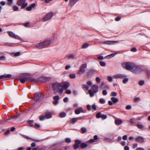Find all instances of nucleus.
<instances>
[{
	"label": "nucleus",
	"mask_w": 150,
	"mask_h": 150,
	"mask_svg": "<svg viewBox=\"0 0 150 150\" xmlns=\"http://www.w3.org/2000/svg\"><path fill=\"white\" fill-rule=\"evenodd\" d=\"M66 114L64 112H61L59 114V116L61 118L64 117H66Z\"/></svg>",
	"instance_id": "nucleus-30"
},
{
	"label": "nucleus",
	"mask_w": 150,
	"mask_h": 150,
	"mask_svg": "<svg viewBox=\"0 0 150 150\" xmlns=\"http://www.w3.org/2000/svg\"><path fill=\"white\" fill-rule=\"evenodd\" d=\"M128 81V79L126 78H124L123 79V81H122V82L124 83L125 84V83H126L127 81Z\"/></svg>",
	"instance_id": "nucleus-52"
},
{
	"label": "nucleus",
	"mask_w": 150,
	"mask_h": 150,
	"mask_svg": "<svg viewBox=\"0 0 150 150\" xmlns=\"http://www.w3.org/2000/svg\"><path fill=\"white\" fill-rule=\"evenodd\" d=\"M92 89L94 93H97L98 91V86L96 85H94L92 86Z\"/></svg>",
	"instance_id": "nucleus-19"
},
{
	"label": "nucleus",
	"mask_w": 150,
	"mask_h": 150,
	"mask_svg": "<svg viewBox=\"0 0 150 150\" xmlns=\"http://www.w3.org/2000/svg\"><path fill=\"white\" fill-rule=\"evenodd\" d=\"M147 74L149 78H150V71L148 70H147L146 71Z\"/></svg>",
	"instance_id": "nucleus-61"
},
{
	"label": "nucleus",
	"mask_w": 150,
	"mask_h": 150,
	"mask_svg": "<svg viewBox=\"0 0 150 150\" xmlns=\"http://www.w3.org/2000/svg\"><path fill=\"white\" fill-rule=\"evenodd\" d=\"M88 92L89 93L91 97H92L94 96V93L93 92V91L91 90H89L88 91Z\"/></svg>",
	"instance_id": "nucleus-32"
},
{
	"label": "nucleus",
	"mask_w": 150,
	"mask_h": 150,
	"mask_svg": "<svg viewBox=\"0 0 150 150\" xmlns=\"http://www.w3.org/2000/svg\"><path fill=\"white\" fill-rule=\"evenodd\" d=\"M8 2L7 3V4L9 6H11L12 5V3L13 0H7Z\"/></svg>",
	"instance_id": "nucleus-35"
},
{
	"label": "nucleus",
	"mask_w": 150,
	"mask_h": 150,
	"mask_svg": "<svg viewBox=\"0 0 150 150\" xmlns=\"http://www.w3.org/2000/svg\"><path fill=\"white\" fill-rule=\"evenodd\" d=\"M81 112H85L82 107H80L78 108L75 111V114L77 115L79 114Z\"/></svg>",
	"instance_id": "nucleus-13"
},
{
	"label": "nucleus",
	"mask_w": 150,
	"mask_h": 150,
	"mask_svg": "<svg viewBox=\"0 0 150 150\" xmlns=\"http://www.w3.org/2000/svg\"><path fill=\"white\" fill-rule=\"evenodd\" d=\"M7 33L9 36L11 37L19 40H21V39L19 36L16 35L11 31H8Z\"/></svg>",
	"instance_id": "nucleus-8"
},
{
	"label": "nucleus",
	"mask_w": 150,
	"mask_h": 150,
	"mask_svg": "<svg viewBox=\"0 0 150 150\" xmlns=\"http://www.w3.org/2000/svg\"><path fill=\"white\" fill-rule=\"evenodd\" d=\"M87 67V64L85 63L82 64L79 68L78 74L81 75L84 73L86 71L85 69Z\"/></svg>",
	"instance_id": "nucleus-5"
},
{
	"label": "nucleus",
	"mask_w": 150,
	"mask_h": 150,
	"mask_svg": "<svg viewBox=\"0 0 150 150\" xmlns=\"http://www.w3.org/2000/svg\"><path fill=\"white\" fill-rule=\"evenodd\" d=\"M96 117L98 119L101 118L104 120L107 118V116L106 115L102 114L100 112H98L96 113Z\"/></svg>",
	"instance_id": "nucleus-9"
},
{
	"label": "nucleus",
	"mask_w": 150,
	"mask_h": 150,
	"mask_svg": "<svg viewBox=\"0 0 150 150\" xmlns=\"http://www.w3.org/2000/svg\"><path fill=\"white\" fill-rule=\"evenodd\" d=\"M33 127L36 129L39 128L40 127V125H39L35 123Z\"/></svg>",
	"instance_id": "nucleus-45"
},
{
	"label": "nucleus",
	"mask_w": 150,
	"mask_h": 150,
	"mask_svg": "<svg viewBox=\"0 0 150 150\" xmlns=\"http://www.w3.org/2000/svg\"><path fill=\"white\" fill-rule=\"evenodd\" d=\"M107 57H103V56H99L97 57L98 59L99 60H103L104 58H105Z\"/></svg>",
	"instance_id": "nucleus-47"
},
{
	"label": "nucleus",
	"mask_w": 150,
	"mask_h": 150,
	"mask_svg": "<svg viewBox=\"0 0 150 150\" xmlns=\"http://www.w3.org/2000/svg\"><path fill=\"white\" fill-rule=\"evenodd\" d=\"M108 79L109 82H111L113 81L112 78L111 76H108Z\"/></svg>",
	"instance_id": "nucleus-49"
},
{
	"label": "nucleus",
	"mask_w": 150,
	"mask_h": 150,
	"mask_svg": "<svg viewBox=\"0 0 150 150\" xmlns=\"http://www.w3.org/2000/svg\"><path fill=\"white\" fill-rule=\"evenodd\" d=\"M45 115V117L47 119H49L52 117V114L50 112H48V113H46Z\"/></svg>",
	"instance_id": "nucleus-26"
},
{
	"label": "nucleus",
	"mask_w": 150,
	"mask_h": 150,
	"mask_svg": "<svg viewBox=\"0 0 150 150\" xmlns=\"http://www.w3.org/2000/svg\"><path fill=\"white\" fill-rule=\"evenodd\" d=\"M126 76L124 74H118L115 75H114L113 76V78H119L122 79L126 77Z\"/></svg>",
	"instance_id": "nucleus-12"
},
{
	"label": "nucleus",
	"mask_w": 150,
	"mask_h": 150,
	"mask_svg": "<svg viewBox=\"0 0 150 150\" xmlns=\"http://www.w3.org/2000/svg\"><path fill=\"white\" fill-rule=\"evenodd\" d=\"M79 0H70V5L71 6H72L74 5Z\"/></svg>",
	"instance_id": "nucleus-24"
},
{
	"label": "nucleus",
	"mask_w": 150,
	"mask_h": 150,
	"mask_svg": "<svg viewBox=\"0 0 150 150\" xmlns=\"http://www.w3.org/2000/svg\"><path fill=\"white\" fill-rule=\"evenodd\" d=\"M96 81L98 83H99L100 82V78L98 77H96Z\"/></svg>",
	"instance_id": "nucleus-54"
},
{
	"label": "nucleus",
	"mask_w": 150,
	"mask_h": 150,
	"mask_svg": "<svg viewBox=\"0 0 150 150\" xmlns=\"http://www.w3.org/2000/svg\"><path fill=\"white\" fill-rule=\"evenodd\" d=\"M81 129L82 131V133H84L87 132V129L86 127H82L81 128Z\"/></svg>",
	"instance_id": "nucleus-39"
},
{
	"label": "nucleus",
	"mask_w": 150,
	"mask_h": 150,
	"mask_svg": "<svg viewBox=\"0 0 150 150\" xmlns=\"http://www.w3.org/2000/svg\"><path fill=\"white\" fill-rule=\"evenodd\" d=\"M144 83V80H141L139 82V84L140 86L143 85Z\"/></svg>",
	"instance_id": "nucleus-48"
},
{
	"label": "nucleus",
	"mask_w": 150,
	"mask_h": 150,
	"mask_svg": "<svg viewBox=\"0 0 150 150\" xmlns=\"http://www.w3.org/2000/svg\"><path fill=\"white\" fill-rule=\"evenodd\" d=\"M111 100L114 103H116L119 101V99L114 97H112Z\"/></svg>",
	"instance_id": "nucleus-25"
},
{
	"label": "nucleus",
	"mask_w": 150,
	"mask_h": 150,
	"mask_svg": "<svg viewBox=\"0 0 150 150\" xmlns=\"http://www.w3.org/2000/svg\"><path fill=\"white\" fill-rule=\"evenodd\" d=\"M125 150H129V147L127 146H125L124 147Z\"/></svg>",
	"instance_id": "nucleus-64"
},
{
	"label": "nucleus",
	"mask_w": 150,
	"mask_h": 150,
	"mask_svg": "<svg viewBox=\"0 0 150 150\" xmlns=\"http://www.w3.org/2000/svg\"><path fill=\"white\" fill-rule=\"evenodd\" d=\"M50 78L49 77H42L41 78V81L44 82H46L50 80Z\"/></svg>",
	"instance_id": "nucleus-21"
},
{
	"label": "nucleus",
	"mask_w": 150,
	"mask_h": 150,
	"mask_svg": "<svg viewBox=\"0 0 150 150\" xmlns=\"http://www.w3.org/2000/svg\"><path fill=\"white\" fill-rule=\"evenodd\" d=\"M95 70L93 69H90L87 72V76L89 77L94 74Z\"/></svg>",
	"instance_id": "nucleus-20"
},
{
	"label": "nucleus",
	"mask_w": 150,
	"mask_h": 150,
	"mask_svg": "<svg viewBox=\"0 0 150 150\" xmlns=\"http://www.w3.org/2000/svg\"><path fill=\"white\" fill-rule=\"evenodd\" d=\"M59 98V96H56L53 97V99L54 101L53 102V103L54 105H57L58 104Z\"/></svg>",
	"instance_id": "nucleus-16"
},
{
	"label": "nucleus",
	"mask_w": 150,
	"mask_h": 150,
	"mask_svg": "<svg viewBox=\"0 0 150 150\" xmlns=\"http://www.w3.org/2000/svg\"><path fill=\"white\" fill-rule=\"evenodd\" d=\"M62 88H67L70 86V83L68 82H64L60 83Z\"/></svg>",
	"instance_id": "nucleus-14"
},
{
	"label": "nucleus",
	"mask_w": 150,
	"mask_h": 150,
	"mask_svg": "<svg viewBox=\"0 0 150 150\" xmlns=\"http://www.w3.org/2000/svg\"><path fill=\"white\" fill-rule=\"evenodd\" d=\"M71 139L69 138H67L65 139V142L67 143H70L71 142Z\"/></svg>",
	"instance_id": "nucleus-40"
},
{
	"label": "nucleus",
	"mask_w": 150,
	"mask_h": 150,
	"mask_svg": "<svg viewBox=\"0 0 150 150\" xmlns=\"http://www.w3.org/2000/svg\"><path fill=\"white\" fill-rule=\"evenodd\" d=\"M117 95V93L115 92H112L111 93L110 96H115Z\"/></svg>",
	"instance_id": "nucleus-50"
},
{
	"label": "nucleus",
	"mask_w": 150,
	"mask_h": 150,
	"mask_svg": "<svg viewBox=\"0 0 150 150\" xmlns=\"http://www.w3.org/2000/svg\"><path fill=\"white\" fill-rule=\"evenodd\" d=\"M100 103L101 104H104L105 103V100L103 98H101L99 99Z\"/></svg>",
	"instance_id": "nucleus-38"
},
{
	"label": "nucleus",
	"mask_w": 150,
	"mask_h": 150,
	"mask_svg": "<svg viewBox=\"0 0 150 150\" xmlns=\"http://www.w3.org/2000/svg\"><path fill=\"white\" fill-rule=\"evenodd\" d=\"M115 55V53H112V54H109L107 56H106V57H110V58H111V57H114Z\"/></svg>",
	"instance_id": "nucleus-58"
},
{
	"label": "nucleus",
	"mask_w": 150,
	"mask_h": 150,
	"mask_svg": "<svg viewBox=\"0 0 150 150\" xmlns=\"http://www.w3.org/2000/svg\"><path fill=\"white\" fill-rule=\"evenodd\" d=\"M82 87L83 89H85L86 91L88 90L89 88V87L86 84L83 85Z\"/></svg>",
	"instance_id": "nucleus-34"
},
{
	"label": "nucleus",
	"mask_w": 150,
	"mask_h": 150,
	"mask_svg": "<svg viewBox=\"0 0 150 150\" xmlns=\"http://www.w3.org/2000/svg\"><path fill=\"white\" fill-rule=\"evenodd\" d=\"M89 45V44L85 43L82 45L81 47L83 49L86 48L88 47Z\"/></svg>",
	"instance_id": "nucleus-31"
},
{
	"label": "nucleus",
	"mask_w": 150,
	"mask_h": 150,
	"mask_svg": "<svg viewBox=\"0 0 150 150\" xmlns=\"http://www.w3.org/2000/svg\"><path fill=\"white\" fill-rule=\"evenodd\" d=\"M135 141L137 142L142 143L144 142V138L140 136L137 137L135 139Z\"/></svg>",
	"instance_id": "nucleus-18"
},
{
	"label": "nucleus",
	"mask_w": 150,
	"mask_h": 150,
	"mask_svg": "<svg viewBox=\"0 0 150 150\" xmlns=\"http://www.w3.org/2000/svg\"><path fill=\"white\" fill-rule=\"evenodd\" d=\"M121 18L120 17L117 16V17L115 18V20L116 21H118L120 20L121 19Z\"/></svg>",
	"instance_id": "nucleus-63"
},
{
	"label": "nucleus",
	"mask_w": 150,
	"mask_h": 150,
	"mask_svg": "<svg viewBox=\"0 0 150 150\" xmlns=\"http://www.w3.org/2000/svg\"><path fill=\"white\" fill-rule=\"evenodd\" d=\"M34 100L37 101L39 100L41 96V94L40 92L34 94Z\"/></svg>",
	"instance_id": "nucleus-15"
},
{
	"label": "nucleus",
	"mask_w": 150,
	"mask_h": 150,
	"mask_svg": "<svg viewBox=\"0 0 150 150\" xmlns=\"http://www.w3.org/2000/svg\"><path fill=\"white\" fill-rule=\"evenodd\" d=\"M13 9L14 11H18V7L16 5H14L13 7Z\"/></svg>",
	"instance_id": "nucleus-37"
},
{
	"label": "nucleus",
	"mask_w": 150,
	"mask_h": 150,
	"mask_svg": "<svg viewBox=\"0 0 150 150\" xmlns=\"http://www.w3.org/2000/svg\"><path fill=\"white\" fill-rule=\"evenodd\" d=\"M122 122V121L120 119H117L115 120V123L117 125H120Z\"/></svg>",
	"instance_id": "nucleus-28"
},
{
	"label": "nucleus",
	"mask_w": 150,
	"mask_h": 150,
	"mask_svg": "<svg viewBox=\"0 0 150 150\" xmlns=\"http://www.w3.org/2000/svg\"><path fill=\"white\" fill-rule=\"evenodd\" d=\"M92 108L94 110H96V105L94 104L92 106Z\"/></svg>",
	"instance_id": "nucleus-60"
},
{
	"label": "nucleus",
	"mask_w": 150,
	"mask_h": 150,
	"mask_svg": "<svg viewBox=\"0 0 150 150\" xmlns=\"http://www.w3.org/2000/svg\"><path fill=\"white\" fill-rule=\"evenodd\" d=\"M36 6V4L35 3H33L31 4L29 6H28L26 8V9L27 11H30L31 10L32 8H35Z\"/></svg>",
	"instance_id": "nucleus-17"
},
{
	"label": "nucleus",
	"mask_w": 150,
	"mask_h": 150,
	"mask_svg": "<svg viewBox=\"0 0 150 150\" xmlns=\"http://www.w3.org/2000/svg\"><path fill=\"white\" fill-rule=\"evenodd\" d=\"M134 64L132 63L127 62L123 63L122 66L124 68L131 71L134 67Z\"/></svg>",
	"instance_id": "nucleus-4"
},
{
	"label": "nucleus",
	"mask_w": 150,
	"mask_h": 150,
	"mask_svg": "<svg viewBox=\"0 0 150 150\" xmlns=\"http://www.w3.org/2000/svg\"><path fill=\"white\" fill-rule=\"evenodd\" d=\"M28 122L29 123V126L33 127L34 124V123H33V120H30L28 121Z\"/></svg>",
	"instance_id": "nucleus-29"
},
{
	"label": "nucleus",
	"mask_w": 150,
	"mask_h": 150,
	"mask_svg": "<svg viewBox=\"0 0 150 150\" xmlns=\"http://www.w3.org/2000/svg\"><path fill=\"white\" fill-rule=\"evenodd\" d=\"M30 24V23L29 22H27L25 23L23 25L25 27H28L29 26Z\"/></svg>",
	"instance_id": "nucleus-57"
},
{
	"label": "nucleus",
	"mask_w": 150,
	"mask_h": 150,
	"mask_svg": "<svg viewBox=\"0 0 150 150\" xmlns=\"http://www.w3.org/2000/svg\"><path fill=\"white\" fill-rule=\"evenodd\" d=\"M26 0H18L17 1V4L19 6H21L25 1Z\"/></svg>",
	"instance_id": "nucleus-22"
},
{
	"label": "nucleus",
	"mask_w": 150,
	"mask_h": 150,
	"mask_svg": "<svg viewBox=\"0 0 150 150\" xmlns=\"http://www.w3.org/2000/svg\"><path fill=\"white\" fill-rule=\"evenodd\" d=\"M76 76L75 74H70L69 75V77L71 79H74L75 78Z\"/></svg>",
	"instance_id": "nucleus-42"
},
{
	"label": "nucleus",
	"mask_w": 150,
	"mask_h": 150,
	"mask_svg": "<svg viewBox=\"0 0 150 150\" xmlns=\"http://www.w3.org/2000/svg\"><path fill=\"white\" fill-rule=\"evenodd\" d=\"M79 146L78 144H74L73 145V147L75 149H77L79 147Z\"/></svg>",
	"instance_id": "nucleus-51"
},
{
	"label": "nucleus",
	"mask_w": 150,
	"mask_h": 150,
	"mask_svg": "<svg viewBox=\"0 0 150 150\" xmlns=\"http://www.w3.org/2000/svg\"><path fill=\"white\" fill-rule=\"evenodd\" d=\"M99 64L102 67H105L106 66V63L103 61H100L99 62Z\"/></svg>",
	"instance_id": "nucleus-36"
},
{
	"label": "nucleus",
	"mask_w": 150,
	"mask_h": 150,
	"mask_svg": "<svg viewBox=\"0 0 150 150\" xmlns=\"http://www.w3.org/2000/svg\"><path fill=\"white\" fill-rule=\"evenodd\" d=\"M99 138L97 135H95L93 137V139H91L87 142V143H92L98 141Z\"/></svg>",
	"instance_id": "nucleus-10"
},
{
	"label": "nucleus",
	"mask_w": 150,
	"mask_h": 150,
	"mask_svg": "<svg viewBox=\"0 0 150 150\" xmlns=\"http://www.w3.org/2000/svg\"><path fill=\"white\" fill-rule=\"evenodd\" d=\"M75 144L79 145L81 143V141L79 139H76L75 141Z\"/></svg>",
	"instance_id": "nucleus-41"
},
{
	"label": "nucleus",
	"mask_w": 150,
	"mask_h": 150,
	"mask_svg": "<svg viewBox=\"0 0 150 150\" xmlns=\"http://www.w3.org/2000/svg\"><path fill=\"white\" fill-rule=\"evenodd\" d=\"M131 50L132 52H135L137 51V50L136 47H134L132 48L131 49Z\"/></svg>",
	"instance_id": "nucleus-59"
},
{
	"label": "nucleus",
	"mask_w": 150,
	"mask_h": 150,
	"mask_svg": "<svg viewBox=\"0 0 150 150\" xmlns=\"http://www.w3.org/2000/svg\"><path fill=\"white\" fill-rule=\"evenodd\" d=\"M18 80L20 81L21 83H23L26 82H29L30 81H33L34 79L31 77L20 76H18Z\"/></svg>",
	"instance_id": "nucleus-3"
},
{
	"label": "nucleus",
	"mask_w": 150,
	"mask_h": 150,
	"mask_svg": "<svg viewBox=\"0 0 150 150\" xmlns=\"http://www.w3.org/2000/svg\"><path fill=\"white\" fill-rule=\"evenodd\" d=\"M116 43H118V42L117 41L106 40L103 42V44L107 45H112Z\"/></svg>",
	"instance_id": "nucleus-11"
},
{
	"label": "nucleus",
	"mask_w": 150,
	"mask_h": 150,
	"mask_svg": "<svg viewBox=\"0 0 150 150\" xmlns=\"http://www.w3.org/2000/svg\"><path fill=\"white\" fill-rule=\"evenodd\" d=\"M53 13L52 12H50L47 14L43 18V20L46 21L50 19L52 17Z\"/></svg>",
	"instance_id": "nucleus-7"
},
{
	"label": "nucleus",
	"mask_w": 150,
	"mask_h": 150,
	"mask_svg": "<svg viewBox=\"0 0 150 150\" xmlns=\"http://www.w3.org/2000/svg\"><path fill=\"white\" fill-rule=\"evenodd\" d=\"M14 56L16 57L19 56L20 54V52H17L16 53H13Z\"/></svg>",
	"instance_id": "nucleus-53"
},
{
	"label": "nucleus",
	"mask_w": 150,
	"mask_h": 150,
	"mask_svg": "<svg viewBox=\"0 0 150 150\" xmlns=\"http://www.w3.org/2000/svg\"><path fill=\"white\" fill-rule=\"evenodd\" d=\"M137 127L140 129H143L144 128V127L142 125H140L139 124H137Z\"/></svg>",
	"instance_id": "nucleus-43"
},
{
	"label": "nucleus",
	"mask_w": 150,
	"mask_h": 150,
	"mask_svg": "<svg viewBox=\"0 0 150 150\" xmlns=\"http://www.w3.org/2000/svg\"><path fill=\"white\" fill-rule=\"evenodd\" d=\"M45 115H42L39 117V120L40 121H42L45 119Z\"/></svg>",
	"instance_id": "nucleus-44"
},
{
	"label": "nucleus",
	"mask_w": 150,
	"mask_h": 150,
	"mask_svg": "<svg viewBox=\"0 0 150 150\" xmlns=\"http://www.w3.org/2000/svg\"><path fill=\"white\" fill-rule=\"evenodd\" d=\"M52 87L55 94H57L58 92L62 94L63 92L64 89L62 88L60 83H54L52 84Z\"/></svg>",
	"instance_id": "nucleus-1"
},
{
	"label": "nucleus",
	"mask_w": 150,
	"mask_h": 150,
	"mask_svg": "<svg viewBox=\"0 0 150 150\" xmlns=\"http://www.w3.org/2000/svg\"><path fill=\"white\" fill-rule=\"evenodd\" d=\"M77 121V120L76 118H72L71 120L69 121V123L70 124L72 123L74 124Z\"/></svg>",
	"instance_id": "nucleus-27"
},
{
	"label": "nucleus",
	"mask_w": 150,
	"mask_h": 150,
	"mask_svg": "<svg viewBox=\"0 0 150 150\" xmlns=\"http://www.w3.org/2000/svg\"><path fill=\"white\" fill-rule=\"evenodd\" d=\"M51 43V41L50 40H46L37 44L36 47L39 49H41L50 45Z\"/></svg>",
	"instance_id": "nucleus-2"
},
{
	"label": "nucleus",
	"mask_w": 150,
	"mask_h": 150,
	"mask_svg": "<svg viewBox=\"0 0 150 150\" xmlns=\"http://www.w3.org/2000/svg\"><path fill=\"white\" fill-rule=\"evenodd\" d=\"M66 93L67 94H70L71 93V91L70 90L68 89L66 91Z\"/></svg>",
	"instance_id": "nucleus-62"
},
{
	"label": "nucleus",
	"mask_w": 150,
	"mask_h": 150,
	"mask_svg": "<svg viewBox=\"0 0 150 150\" xmlns=\"http://www.w3.org/2000/svg\"><path fill=\"white\" fill-rule=\"evenodd\" d=\"M28 5V3L25 2L21 5V8H25Z\"/></svg>",
	"instance_id": "nucleus-46"
},
{
	"label": "nucleus",
	"mask_w": 150,
	"mask_h": 150,
	"mask_svg": "<svg viewBox=\"0 0 150 150\" xmlns=\"http://www.w3.org/2000/svg\"><path fill=\"white\" fill-rule=\"evenodd\" d=\"M142 69L140 67L135 66L134 64L131 72L134 74H137L142 72Z\"/></svg>",
	"instance_id": "nucleus-6"
},
{
	"label": "nucleus",
	"mask_w": 150,
	"mask_h": 150,
	"mask_svg": "<svg viewBox=\"0 0 150 150\" xmlns=\"http://www.w3.org/2000/svg\"><path fill=\"white\" fill-rule=\"evenodd\" d=\"M102 94L103 95L105 96L107 94V92L106 90H103L102 91Z\"/></svg>",
	"instance_id": "nucleus-55"
},
{
	"label": "nucleus",
	"mask_w": 150,
	"mask_h": 150,
	"mask_svg": "<svg viewBox=\"0 0 150 150\" xmlns=\"http://www.w3.org/2000/svg\"><path fill=\"white\" fill-rule=\"evenodd\" d=\"M80 147L82 148H86L87 146V145L84 143H82L80 145Z\"/></svg>",
	"instance_id": "nucleus-33"
},
{
	"label": "nucleus",
	"mask_w": 150,
	"mask_h": 150,
	"mask_svg": "<svg viewBox=\"0 0 150 150\" xmlns=\"http://www.w3.org/2000/svg\"><path fill=\"white\" fill-rule=\"evenodd\" d=\"M11 77V75L10 74H8L7 75H3L0 76V79H2L4 78H9Z\"/></svg>",
	"instance_id": "nucleus-23"
},
{
	"label": "nucleus",
	"mask_w": 150,
	"mask_h": 150,
	"mask_svg": "<svg viewBox=\"0 0 150 150\" xmlns=\"http://www.w3.org/2000/svg\"><path fill=\"white\" fill-rule=\"evenodd\" d=\"M6 60L5 57L4 56H2L0 57V60Z\"/></svg>",
	"instance_id": "nucleus-56"
}]
</instances>
